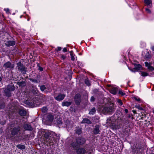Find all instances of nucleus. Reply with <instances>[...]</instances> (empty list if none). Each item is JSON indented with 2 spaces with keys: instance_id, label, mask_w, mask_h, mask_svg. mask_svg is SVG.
<instances>
[{
  "instance_id": "1",
  "label": "nucleus",
  "mask_w": 154,
  "mask_h": 154,
  "mask_svg": "<svg viewBox=\"0 0 154 154\" xmlns=\"http://www.w3.org/2000/svg\"><path fill=\"white\" fill-rule=\"evenodd\" d=\"M85 141L84 138L81 137H78L76 140V142H73L71 145L73 148L75 149L78 148L79 145L84 144Z\"/></svg>"
},
{
  "instance_id": "2",
  "label": "nucleus",
  "mask_w": 154,
  "mask_h": 154,
  "mask_svg": "<svg viewBox=\"0 0 154 154\" xmlns=\"http://www.w3.org/2000/svg\"><path fill=\"white\" fill-rule=\"evenodd\" d=\"M112 104L110 106H106L103 109L101 110V111L105 114H110L114 111Z\"/></svg>"
},
{
  "instance_id": "3",
  "label": "nucleus",
  "mask_w": 154,
  "mask_h": 154,
  "mask_svg": "<svg viewBox=\"0 0 154 154\" xmlns=\"http://www.w3.org/2000/svg\"><path fill=\"white\" fill-rule=\"evenodd\" d=\"M110 122H109L110 125L112 128L113 129H118L120 128V126L121 125V122L119 120L115 121V122L114 123L109 120Z\"/></svg>"
},
{
  "instance_id": "4",
  "label": "nucleus",
  "mask_w": 154,
  "mask_h": 154,
  "mask_svg": "<svg viewBox=\"0 0 154 154\" xmlns=\"http://www.w3.org/2000/svg\"><path fill=\"white\" fill-rule=\"evenodd\" d=\"M16 68L18 70L21 71L23 74H25L26 71V68L21 62H19L17 63Z\"/></svg>"
},
{
  "instance_id": "5",
  "label": "nucleus",
  "mask_w": 154,
  "mask_h": 154,
  "mask_svg": "<svg viewBox=\"0 0 154 154\" xmlns=\"http://www.w3.org/2000/svg\"><path fill=\"white\" fill-rule=\"evenodd\" d=\"M4 67L6 69L8 68L11 69H13L14 67V65L11 64L10 62H8L4 64Z\"/></svg>"
},
{
  "instance_id": "6",
  "label": "nucleus",
  "mask_w": 154,
  "mask_h": 154,
  "mask_svg": "<svg viewBox=\"0 0 154 154\" xmlns=\"http://www.w3.org/2000/svg\"><path fill=\"white\" fill-rule=\"evenodd\" d=\"M46 120L49 122H51L54 119V116L51 113H48L47 114Z\"/></svg>"
},
{
  "instance_id": "7",
  "label": "nucleus",
  "mask_w": 154,
  "mask_h": 154,
  "mask_svg": "<svg viewBox=\"0 0 154 154\" xmlns=\"http://www.w3.org/2000/svg\"><path fill=\"white\" fill-rule=\"evenodd\" d=\"M145 64L146 66L147 67L148 69L149 70L153 71L154 70V68L151 66L152 63H151L146 62H145Z\"/></svg>"
},
{
  "instance_id": "8",
  "label": "nucleus",
  "mask_w": 154,
  "mask_h": 154,
  "mask_svg": "<svg viewBox=\"0 0 154 154\" xmlns=\"http://www.w3.org/2000/svg\"><path fill=\"white\" fill-rule=\"evenodd\" d=\"M75 100L76 103L79 104L80 103V95L79 94H76L74 98Z\"/></svg>"
},
{
  "instance_id": "9",
  "label": "nucleus",
  "mask_w": 154,
  "mask_h": 154,
  "mask_svg": "<svg viewBox=\"0 0 154 154\" xmlns=\"http://www.w3.org/2000/svg\"><path fill=\"white\" fill-rule=\"evenodd\" d=\"M20 131V128L19 127L14 128L11 131V134L13 135H16Z\"/></svg>"
},
{
  "instance_id": "10",
  "label": "nucleus",
  "mask_w": 154,
  "mask_h": 154,
  "mask_svg": "<svg viewBox=\"0 0 154 154\" xmlns=\"http://www.w3.org/2000/svg\"><path fill=\"white\" fill-rule=\"evenodd\" d=\"M14 86L11 85H8L7 86V88L4 91L7 92V91H14Z\"/></svg>"
},
{
  "instance_id": "11",
  "label": "nucleus",
  "mask_w": 154,
  "mask_h": 154,
  "mask_svg": "<svg viewBox=\"0 0 154 154\" xmlns=\"http://www.w3.org/2000/svg\"><path fill=\"white\" fill-rule=\"evenodd\" d=\"M65 96V95L64 94H59L55 98V99L57 100H61L64 98Z\"/></svg>"
},
{
  "instance_id": "12",
  "label": "nucleus",
  "mask_w": 154,
  "mask_h": 154,
  "mask_svg": "<svg viewBox=\"0 0 154 154\" xmlns=\"http://www.w3.org/2000/svg\"><path fill=\"white\" fill-rule=\"evenodd\" d=\"M15 44V42L13 41H8L5 43L6 45L8 46H12L14 45Z\"/></svg>"
},
{
  "instance_id": "13",
  "label": "nucleus",
  "mask_w": 154,
  "mask_h": 154,
  "mask_svg": "<svg viewBox=\"0 0 154 154\" xmlns=\"http://www.w3.org/2000/svg\"><path fill=\"white\" fill-rule=\"evenodd\" d=\"M85 149L83 148H79L77 150L76 152L78 154H83L85 152Z\"/></svg>"
},
{
  "instance_id": "14",
  "label": "nucleus",
  "mask_w": 154,
  "mask_h": 154,
  "mask_svg": "<svg viewBox=\"0 0 154 154\" xmlns=\"http://www.w3.org/2000/svg\"><path fill=\"white\" fill-rule=\"evenodd\" d=\"M24 128L25 129L27 130L31 131L32 130V128L31 126L28 124H25L24 125Z\"/></svg>"
},
{
  "instance_id": "15",
  "label": "nucleus",
  "mask_w": 154,
  "mask_h": 154,
  "mask_svg": "<svg viewBox=\"0 0 154 154\" xmlns=\"http://www.w3.org/2000/svg\"><path fill=\"white\" fill-rule=\"evenodd\" d=\"M19 113L20 116H24L26 115V112L25 110L22 109L19 110Z\"/></svg>"
},
{
  "instance_id": "16",
  "label": "nucleus",
  "mask_w": 154,
  "mask_h": 154,
  "mask_svg": "<svg viewBox=\"0 0 154 154\" xmlns=\"http://www.w3.org/2000/svg\"><path fill=\"white\" fill-rule=\"evenodd\" d=\"M142 67V66L140 64H136L135 65V67L134 68V69H135L137 71L140 70L141 69Z\"/></svg>"
},
{
  "instance_id": "17",
  "label": "nucleus",
  "mask_w": 154,
  "mask_h": 154,
  "mask_svg": "<svg viewBox=\"0 0 154 154\" xmlns=\"http://www.w3.org/2000/svg\"><path fill=\"white\" fill-rule=\"evenodd\" d=\"M139 74L143 77H146L149 75L148 73L144 71H140Z\"/></svg>"
},
{
  "instance_id": "18",
  "label": "nucleus",
  "mask_w": 154,
  "mask_h": 154,
  "mask_svg": "<svg viewBox=\"0 0 154 154\" xmlns=\"http://www.w3.org/2000/svg\"><path fill=\"white\" fill-rule=\"evenodd\" d=\"M71 102L68 101H63L62 103V106H68L71 104Z\"/></svg>"
},
{
  "instance_id": "19",
  "label": "nucleus",
  "mask_w": 154,
  "mask_h": 154,
  "mask_svg": "<svg viewBox=\"0 0 154 154\" xmlns=\"http://www.w3.org/2000/svg\"><path fill=\"white\" fill-rule=\"evenodd\" d=\"M99 132V127L98 126H96L93 131L94 133V134H98Z\"/></svg>"
},
{
  "instance_id": "20",
  "label": "nucleus",
  "mask_w": 154,
  "mask_h": 154,
  "mask_svg": "<svg viewBox=\"0 0 154 154\" xmlns=\"http://www.w3.org/2000/svg\"><path fill=\"white\" fill-rule=\"evenodd\" d=\"M40 89L41 91H44L45 92H47L48 91L47 90V88L45 87V86L44 85H42L40 86Z\"/></svg>"
},
{
  "instance_id": "21",
  "label": "nucleus",
  "mask_w": 154,
  "mask_h": 154,
  "mask_svg": "<svg viewBox=\"0 0 154 154\" xmlns=\"http://www.w3.org/2000/svg\"><path fill=\"white\" fill-rule=\"evenodd\" d=\"M82 123H86L87 124H91V122L90 121L89 119L87 118L83 119L82 122Z\"/></svg>"
},
{
  "instance_id": "22",
  "label": "nucleus",
  "mask_w": 154,
  "mask_h": 154,
  "mask_svg": "<svg viewBox=\"0 0 154 154\" xmlns=\"http://www.w3.org/2000/svg\"><path fill=\"white\" fill-rule=\"evenodd\" d=\"M17 146L21 149H23L25 148V146L23 145L19 144L17 145Z\"/></svg>"
},
{
  "instance_id": "23",
  "label": "nucleus",
  "mask_w": 154,
  "mask_h": 154,
  "mask_svg": "<svg viewBox=\"0 0 154 154\" xmlns=\"http://www.w3.org/2000/svg\"><path fill=\"white\" fill-rule=\"evenodd\" d=\"M144 3L147 6L149 5L150 6V4L152 3L151 0H145Z\"/></svg>"
},
{
  "instance_id": "24",
  "label": "nucleus",
  "mask_w": 154,
  "mask_h": 154,
  "mask_svg": "<svg viewBox=\"0 0 154 154\" xmlns=\"http://www.w3.org/2000/svg\"><path fill=\"white\" fill-rule=\"evenodd\" d=\"M110 92L112 94H116V89L115 88H112L110 90Z\"/></svg>"
},
{
  "instance_id": "25",
  "label": "nucleus",
  "mask_w": 154,
  "mask_h": 154,
  "mask_svg": "<svg viewBox=\"0 0 154 154\" xmlns=\"http://www.w3.org/2000/svg\"><path fill=\"white\" fill-rule=\"evenodd\" d=\"M96 112L95 108L94 107L93 108L91 109L89 112V114L93 115Z\"/></svg>"
},
{
  "instance_id": "26",
  "label": "nucleus",
  "mask_w": 154,
  "mask_h": 154,
  "mask_svg": "<svg viewBox=\"0 0 154 154\" xmlns=\"http://www.w3.org/2000/svg\"><path fill=\"white\" fill-rule=\"evenodd\" d=\"M41 110L43 113H45L48 111V109L46 106L43 107L41 109Z\"/></svg>"
},
{
  "instance_id": "27",
  "label": "nucleus",
  "mask_w": 154,
  "mask_h": 154,
  "mask_svg": "<svg viewBox=\"0 0 154 154\" xmlns=\"http://www.w3.org/2000/svg\"><path fill=\"white\" fill-rule=\"evenodd\" d=\"M76 133L78 134H80L82 132V129L81 128H78L76 131Z\"/></svg>"
},
{
  "instance_id": "28",
  "label": "nucleus",
  "mask_w": 154,
  "mask_h": 154,
  "mask_svg": "<svg viewBox=\"0 0 154 154\" xmlns=\"http://www.w3.org/2000/svg\"><path fill=\"white\" fill-rule=\"evenodd\" d=\"M10 91H7V92H5L6 95L8 97H10L11 96V94Z\"/></svg>"
},
{
  "instance_id": "29",
  "label": "nucleus",
  "mask_w": 154,
  "mask_h": 154,
  "mask_svg": "<svg viewBox=\"0 0 154 154\" xmlns=\"http://www.w3.org/2000/svg\"><path fill=\"white\" fill-rule=\"evenodd\" d=\"M70 55L71 56V58L72 60L74 61L75 60V58L74 57V55L73 53L70 52Z\"/></svg>"
},
{
  "instance_id": "30",
  "label": "nucleus",
  "mask_w": 154,
  "mask_h": 154,
  "mask_svg": "<svg viewBox=\"0 0 154 154\" xmlns=\"http://www.w3.org/2000/svg\"><path fill=\"white\" fill-rule=\"evenodd\" d=\"M18 85L20 86H24L25 85V83L24 82H18L17 83Z\"/></svg>"
},
{
  "instance_id": "31",
  "label": "nucleus",
  "mask_w": 154,
  "mask_h": 154,
  "mask_svg": "<svg viewBox=\"0 0 154 154\" xmlns=\"http://www.w3.org/2000/svg\"><path fill=\"white\" fill-rule=\"evenodd\" d=\"M85 83L88 86H89L90 85L89 81L87 79L85 80Z\"/></svg>"
},
{
  "instance_id": "32",
  "label": "nucleus",
  "mask_w": 154,
  "mask_h": 154,
  "mask_svg": "<svg viewBox=\"0 0 154 154\" xmlns=\"http://www.w3.org/2000/svg\"><path fill=\"white\" fill-rule=\"evenodd\" d=\"M119 93L120 94L122 95H124L125 94V93L124 91L122 90H119Z\"/></svg>"
},
{
  "instance_id": "33",
  "label": "nucleus",
  "mask_w": 154,
  "mask_h": 154,
  "mask_svg": "<svg viewBox=\"0 0 154 154\" xmlns=\"http://www.w3.org/2000/svg\"><path fill=\"white\" fill-rule=\"evenodd\" d=\"M119 105H122V100H118L117 101Z\"/></svg>"
},
{
  "instance_id": "34",
  "label": "nucleus",
  "mask_w": 154,
  "mask_h": 154,
  "mask_svg": "<svg viewBox=\"0 0 154 154\" xmlns=\"http://www.w3.org/2000/svg\"><path fill=\"white\" fill-rule=\"evenodd\" d=\"M134 99L135 100H137V101H139L140 100V99L139 97H134Z\"/></svg>"
},
{
  "instance_id": "35",
  "label": "nucleus",
  "mask_w": 154,
  "mask_h": 154,
  "mask_svg": "<svg viewBox=\"0 0 154 154\" xmlns=\"http://www.w3.org/2000/svg\"><path fill=\"white\" fill-rule=\"evenodd\" d=\"M32 82H34L35 83H38V81L36 79H33L32 80Z\"/></svg>"
},
{
  "instance_id": "36",
  "label": "nucleus",
  "mask_w": 154,
  "mask_h": 154,
  "mask_svg": "<svg viewBox=\"0 0 154 154\" xmlns=\"http://www.w3.org/2000/svg\"><path fill=\"white\" fill-rule=\"evenodd\" d=\"M128 69H129L131 72H136V71L135 70V69H134V68L133 69H130L129 68H128Z\"/></svg>"
},
{
  "instance_id": "37",
  "label": "nucleus",
  "mask_w": 154,
  "mask_h": 154,
  "mask_svg": "<svg viewBox=\"0 0 154 154\" xmlns=\"http://www.w3.org/2000/svg\"><path fill=\"white\" fill-rule=\"evenodd\" d=\"M62 49V48L61 47H58L57 49L56 50V51H60Z\"/></svg>"
},
{
  "instance_id": "38",
  "label": "nucleus",
  "mask_w": 154,
  "mask_h": 154,
  "mask_svg": "<svg viewBox=\"0 0 154 154\" xmlns=\"http://www.w3.org/2000/svg\"><path fill=\"white\" fill-rule=\"evenodd\" d=\"M4 10L6 12V13H8L9 12V9L8 8H5Z\"/></svg>"
},
{
  "instance_id": "39",
  "label": "nucleus",
  "mask_w": 154,
  "mask_h": 154,
  "mask_svg": "<svg viewBox=\"0 0 154 154\" xmlns=\"http://www.w3.org/2000/svg\"><path fill=\"white\" fill-rule=\"evenodd\" d=\"M90 100L91 101H93L94 100V97H91Z\"/></svg>"
},
{
  "instance_id": "40",
  "label": "nucleus",
  "mask_w": 154,
  "mask_h": 154,
  "mask_svg": "<svg viewBox=\"0 0 154 154\" xmlns=\"http://www.w3.org/2000/svg\"><path fill=\"white\" fill-rule=\"evenodd\" d=\"M145 57L147 58H149L150 57V55L148 53V54L147 55H146Z\"/></svg>"
},
{
  "instance_id": "41",
  "label": "nucleus",
  "mask_w": 154,
  "mask_h": 154,
  "mask_svg": "<svg viewBox=\"0 0 154 154\" xmlns=\"http://www.w3.org/2000/svg\"><path fill=\"white\" fill-rule=\"evenodd\" d=\"M151 49H152V50L153 51L152 53L154 55V46H153L151 48Z\"/></svg>"
},
{
  "instance_id": "42",
  "label": "nucleus",
  "mask_w": 154,
  "mask_h": 154,
  "mask_svg": "<svg viewBox=\"0 0 154 154\" xmlns=\"http://www.w3.org/2000/svg\"><path fill=\"white\" fill-rule=\"evenodd\" d=\"M45 138L46 139H48V138H49V136L47 134H45Z\"/></svg>"
},
{
  "instance_id": "43",
  "label": "nucleus",
  "mask_w": 154,
  "mask_h": 154,
  "mask_svg": "<svg viewBox=\"0 0 154 154\" xmlns=\"http://www.w3.org/2000/svg\"><path fill=\"white\" fill-rule=\"evenodd\" d=\"M146 10L147 12L148 13H150L151 12V11L148 8H146Z\"/></svg>"
},
{
  "instance_id": "44",
  "label": "nucleus",
  "mask_w": 154,
  "mask_h": 154,
  "mask_svg": "<svg viewBox=\"0 0 154 154\" xmlns=\"http://www.w3.org/2000/svg\"><path fill=\"white\" fill-rule=\"evenodd\" d=\"M63 52H65L67 51V49L66 48H63Z\"/></svg>"
},
{
  "instance_id": "45",
  "label": "nucleus",
  "mask_w": 154,
  "mask_h": 154,
  "mask_svg": "<svg viewBox=\"0 0 154 154\" xmlns=\"http://www.w3.org/2000/svg\"><path fill=\"white\" fill-rule=\"evenodd\" d=\"M61 57L63 60H64L65 58L66 57L63 55H62L61 56Z\"/></svg>"
},
{
  "instance_id": "46",
  "label": "nucleus",
  "mask_w": 154,
  "mask_h": 154,
  "mask_svg": "<svg viewBox=\"0 0 154 154\" xmlns=\"http://www.w3.org/2000/svg\"><path fill=\"white\" fill-rule=\"evenodd\" d=\"M38 69L41 71H42L43 70V68L41 67H39Z\"/></svg>"
},
{
  "instance_id": "47",
  "label": "nucleus",
  "mask_w": 154,
  "mask_h": 154,
  "mask_svg": "<svg viewBox=\"0 0 154 154\" xmlns=\"http://www.w3.org/2000/svg\"><path fill=\"white\" fill-rule=\"evenodd\" d=\"M149 75L151 76H154V73H150Z\"/></svg>"
},
{
  "instance_id": "48",
  "label": "nucleus",
  "mask_w": 154,
  "mask_h": 154,
  "mask_svg": "<svg viewBox=\"0 0 154 154\" xmlns=\"http://www.w3.org/2000/svg\"><path fill=\"white\" fill-rule=\"evenodd\" d=\"M125 111L126 113H127L128 112V111L127 109H125Z\"/></svg>"
},
{
  "instance_id": "49",
  "label": "nucleus",
  "mask_w": 154,
  "mask_h": 154,
  "mask_svg": "<svg viewBox=\"0 0 154 154\" xmlns=\"http://www.w3.org/2000/svg\"><path fill=\"white\" fill-rule=\"evenodd\" d=\"M38 104H34V106H38Z\"/></svg>"
},
{
  "instance_id": "50",
  "label": "nucleus",
  "mask_w": 154,
  "mask_h": 154,
  "mask_svg": "<svg viewBox=\"0 0 154 154\" xmlns=\"http://www.w3.org/2000/svg\"><path fill=\"white\" fill-rule=\"evenodd\" d=\"M2 79L1 78V77L0 76V82L1 81Z\"/></svg>"
},
{
  "instance_id": "51",
  "label": "nucleus",
  "mask_w": 154,
  "mask_h": 154,
  "mask_svg": "<svg viewBox=\"0 0 154 154\" xmlns=\"http://www.w3.org/2000/svg\"><path fill=\"white\" fill-rule=\"evenodd\" d=\"M152 112L154 114V110H152Z\"/></svg>"
}]
</instances>
